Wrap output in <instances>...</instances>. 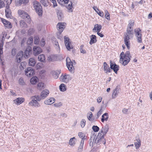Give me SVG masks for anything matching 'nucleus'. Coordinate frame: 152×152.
Here are the masks:
<instances>
[{
    "label": "nucleus",
    "mask_w": 152,
    "mask_h": 152,
    "mask_svg": "<svg viewBox=\"0 0 152 152\" xmlns=\"http://www.w3.org/2000/svg\"><path fill=\"white\" fill-rule=\"evenodd\" d=\"M134 22L133 20H130L129 21L127 28L126 32L125 34L124 37V43L128 49H129V45L130 44L129 41L130 37H132L134 35L132 27L134 25Z\"/></svg>",
    "instance_id": "1"
},
{
    "label": "nucleus",
    "mask_w": 152,
    "mask_h": 152,
    "mask_svg": "<svg viewBox=\"0 0 152 152\" xmlns=\"http://www.w3.org/2000/svg\"><path fill=\"white\" fill-rule=\"evenodd\" d=\"M120 59V62L124 66L127 65L130 61L132 56L129 51H127L125 53V56Z\"/></svg>",
    "instance_id": "2"
},
{
    "label": "nucleus",
    "mask_w": 152,
    "mask_h": 152,
    "mask_svg": "<svg viewBox=\"0 0 152 152\" xmlns=\"http://www.w3.org/2000/svg\"><path fill=\"white\" fill-rule=\"evenodd\" d=\"M34 8L37 13L39 16H41L42 14V7L41 4L36 1L33 2Z\"/></svg>",
    "instance_id": "3"
},
{
    "label": "nucleus",
    "mask_w": 152,
    "mask_h": 152,
    "mask_svg": "<svg viewBox=\"0 0 152 152\" xmlns=\"http://www.w3.org/2000/svg\"><path fill=\"white\" fill-rule=\"evenodd\" d=\"M58 2L61 5H63L64 4H66L69 3L68 5L66 6L67 9L69 10L70 12L72 11V0H57Z\"/></svg>",
    "instance_id": "4"
},
{
    "label": "nucleus",
    "mask_w": 152,
    "mask_h": 152,
    "mask_svg": "<svg viewBox=\"0 0 152 152\" xmlns=\"http://www.w3.org/2000/svg\"><path fill=\"white\" fill-rule=\"evenodd\" d=\"M66 66L69 71L72 72H74V68L73 66L74 65H75L76 64L74 60L71 61L69 58L67 57L66 60Z\"/></svg>",
    "instance_id": "5"
},
{
    "label": "nucleus",
    "mask_w": 152,
    "mask_h": 152,
    "mask_svg": "<svg viewBox=\"0 0 152 152\" xmlns=\"http://www.w3.org/2000/svg\"><path fill=\"white\" fill-rule=\"evenodd\" d=\"M106 141L104 137V135H102L100 132H99L95 140L94 143H102L104 144L106 143Z\"/></svg>",
    "instance_id": "6"
},
{
    "label": "nucleus",
    "mask_w": 152,
    "mask_h": 152,
    "mask_svg": "<svg viewBox=\"0 0 152 152\" xmlns=\"http://www.w3.org/2000/svg\"><path fill=\"white\" fill-rule=\"evenodd\" d=\"M141 31V30L139 28L134 29V34L137 41L138 43H139L142 42V34Z\"/></svg>",
    "instance_id": "7"
},
{
    "label": "nucleus",
    "mask_w": 152,
    "mask_h": 152,
    "mask_svg": "<svg viewBox=\"0 0 152 152\" xmlns=\"http://www.w3.org/2000/svg\"><path fill=\"white\" fill-rule=\"evenodd\" d=\"M60 81L63 82L67 83L72 78L70 75L67 74L62 75L59 78Z\"/></svg>",
    "instance_id": "8"
},
{
    "label": "nucleus",
    "mask_w": 152,
    "mask_h": 152,
    "mask_svg": "<svg viewBox=\"0 0 152 152\" xmlns=\"http://www.w3.org/2000/svg\"><path fill=\"white\" fill-rule=\"evenodd\" d=\"M110 68L111 69H113L116 73H117L119 69V66L116 64L115 63H113L111 61H110Z\"/></svg>",
    "instance_id": "9"
},
{
    "label": "nucleus",
    "mask_w": 152,
    "mask_h": 152,
    "mask_svg": "<svg viewBox=\"0 0 152 152\" xmlns=\"http://www.w3.org/2000/svg\"><path fill=\"white\" fill-rule=\"evenodd\" d=\"M25 73L28 77L32 76L34 74V70L31 67H28L25 70Z\"/></svg>",
    "instance_id": "10"
},
{
    "label": "nucleus",
    "mask_w": 152,
    "mask_h": 152,
    "mask_svg": "<svg viewBox=\"0 0 152 152\" xmlns=\"http://www.w3.org/2000/svg\"><path fill=\"white\" fill-rule=\"evenodd\" d=\"M64 38L65 46L67 50H69L72 48V46L70 45L71 42L69 41V39L68 37H64Z\"/></svg>",
    "instance_id": "11"
},
{
    "label": "nucleus",
    "mask_w": 152,
    "mask_h": 152,
    "mask_svg": "<svg viewBox=\"0 0 152 152\" xmlns=\"http://www.w3.org/2000/svg\"><path fill=\"white\" fill-rule=\"evenodd\" d=\"M64 24V23H59L57 25V28L59 34H61L65 27Z\"/></svg>",
    "instance_id": "12"
},
{
    "label": "nucleus",
    "mask_w": 152,
    "mask_h": 152,
    "mask_svg": "<svg viewBox=\"0 0 152 152\" xmlns=\"http://www.w3.org/2000/svg\"><path fill=\"white\" fill-rule=\"evenodd\" d=\"M5 15L7 18H11L12 17V12L10 9L9 6H6L5 10Z\"/></svg>",
    "instance_id": "13"
},
{
    "label": "nucleus",
    "mask_w": 152,
    "mask_h": 152,
    "mask_svg": "<svg viewBox=\"0 0 152 152\" xmlns=\"http://www.w3.org/2000/svg\"><path fill=\"white\" fill-rule=\"evenodd\" d=\"M120 90V88L119 86H117L114 90L112 95L113 99H115L118 95Z\"/></svg>",
    "instance_id": "14"
},
{
    "label": "nucleus",
    "mask_w": 152,
    "mask_h": 152,
    "mask_svg": "<svg viewBox=\"0 0 152 152\" xmlns=\"http://www.w3.org/2000/svg\"><path fill=\"white\" fill-rule=\"evenodd\" d=\"M34 54L35 56L37 55L42 52L41 48L38 46H34L33 48Z\"/></svg>",
    "instance_id": "15"
},
{
    "label": "nucleus",
    "mask_w": 152,
    "mask_h": 152,
    "mask_svg": "<svg viewBox=\"0 0 152 152\" xmlns=\"http://www.w3.org/2000/svg\"><path fill=\"white\" fill-rule=\"evenodd\" d=\"M31 101L29 103V105L31 106H34L35 107H38L40 106V104L38 102V101L34 99H31Z\"/></svg>",
    "instance_id": "16"
},
{
    "label": "nucleus",
    "mask_w": 152,
    "mask_h": 152,
    "mask_svg": "<svg viewBox=\"0 0 152 152\" xmlns=\"http://www.w3.org/2000/svg\"><path fill=\"white\" fill-rule=\"evenodd\" d=\"M1 20L2 21V23L7 28H12V25H11L10 22L6 20L5 19L3 18H1Z\"/></svg>",
    "instance_id": "17"
},
{
    "label": "nucleus",
    "mask_w": 152,
    "mask_h": 152,
    "mask_svg": "<svg viewBox=\"0 0 152 152\" xmlns=\"http://www.w3.org/2000/svg\"><path fill=\"white\" fill-rule=\"evenodd\" d=\"M134 145L136 149L139 148L141 146V141L138 137H136L134 140Z\"/></svg>",
    "instance_id": "18"
},
{
    "label": "nucleus",
    "mask_w": 152,
    "mask_h": 152,
    "mask_svg": "<svg viewBox=\"0 0 152 152\" xmlns=\"http://www.w3.org/2000/svg\"><path fill=\"white\" fill-rule=\"evenodd\" d=\"M49 91L48 90L45 89L41 93V98L42 99H44L47 97L49 94Z\"/></svg>",
    "instance_id": "19"
},
{
    "label": "nucleus",
    "mask_w": 152,
    "mask_h": 152,
    "mask_svg": "<svg viewBox=\"0 0 152 152\" xmlns=\"http://www.w3.org/2000/svg\"><path fill=\"white\" fill-rule=\"evenodd\" d=\"M102 28V26L100 24H96L94 26V28L93 29V31L94 32H100Z\"/></svg>",
    "instance_id": "20"
},
{
    "label": "nucleus",
    "mask_w": 152,
    "mask_h": 152,
    "mask_svg": "<svg viewBox=\"0 0 152 152\" xmlns=\"http://www.w3.org/2000/svg\"><path fill=\"white\" fill-rule=\"evenodd\" d=\"M109 128L108 125H106L104 126L103 127L99 132H100L101 134L102 133V135L104 136L108 131Z\"/></svg>",
    "instance_id": "21"
},
{
    "label": "nucleus",
    "mask_w": 152,
    "mask_h": 152,
    "mask_svg": "<svg viewBox=\"0 0 152 152\" xmlns=\"http://www.w3.org/2000/svg\"><path fill=\"white\" fill-rule=\"evenodd\" d=\"M104 68L106 73H107L108 72H110L112 71V70L110 69L109 66L105 62L104 63Z\"/></svg>",
    "instance_id": "22"
},
{
    "label": "nucleus",
    "mask_w": 152,
    "mask_h": 152,
    "mask_svg": "<svg viewBox=\"0 0 152 152\" xmlns=\"http://www.w3.org/2000/svg\"><path fill=\"white\" fill-rule=\"evenodd\" d=\"M90 40L89 42V44L90 45L95 43L97 41L96 36L95 35H91L90 37Z\"/></svg>",
    "instance_id": "23"
},
{
    "label": "nucleus",
    "mask_w": 152,
    "mask_h": 152,
    "mask_svg": "<svg viewBox=\"0 0 152 152\" xmlns=\"http://www.w3.org/2000/svg\"><path fill=\"white\" fill-rule=\"evenodd\" d=\"M93 9L100 16L103 17L104 15V13L102 12L101 11L97 8L96 6H94L93 7Z\"/></svg>",
    "instance_id": "24"
},
{
    "label": "nucleus",
    "mask_w": 152,
    "mask_h": 152,
    "mask_svg": "<svg viewBox=\"0 0 152 152\" xmlns=\"http://www.w3.org/2000/svg\"><path fill=\"white\" fill-rule=\"evenodd\" d=\"M55 99L54 98H51L48 100H45L44 103L45 104H51L55 102Z\"/></svg>",
    "instance_id": "25"
},
{
    "label": "nucleus",
    "mask_w": 152,
    "mask_h": 152,
    "mask_svg": "<svg viewBox=\"0 0 152 152\" xmlns=\"http://www.w3.org/2000/svg\"><path fill=\"white\" fill-rule=\"evenodd\" d=\"M60 73V72L59 71H52L51 72V74L52 75V76L55 79H57L59 76V75Z\"/></svg>",
    "instance_id": "26"
},
{
    "label": "nucleus",
    "mask_w": 152,
    "mask_h": 152,
    "mask_svg": "<svg viewBox=\"0 0 152 152\" xmlns=\"http://www.w3.org/2000/svg\"><path fill=\"white\" fill-rule=\"evenodd\" d=\"M21 17L23 18H26L28 19L27 22L28 23H30V22L31 21V19L30 18V16L29 15L27 14V13L26 12H24L23 13L21 16Z\"/></svg>",
    "instance_id": "27"
},
{
    "label": "nucleus",
    "mask_w": 152,
    "mask_h": 152,
    "mask_svg": "<svg viewBox=\"0 0 152 152\" xmlns=\"http://www.w3.org/2000/svg\"><path fill=\"white\" fill-rule=\"evenodd\" d=\"M31 51V47H28L26 50L25 51L24 54V56L25 58H27L29 55V52Z\"/></svg>",
    "instance_id": "28"
},
{
    "label": "nucleus",
    "mask_w": 152,
    "mask_h": 152,
    "mask_svg": "<svg viewBox=\"0 0 152 152\" xmlns=\"http://www.w3.org/2000/svg\"><path fill=\"white\" fill-rule=\"evenodd\" d=\"M108 115L107 113H105L102 115V118L101 119V121L102 122H104V121H106L108 120Z\"/></svg>",
    "instance_id": "29"
},
{
    "label": "nucleus",
    "mask_w": 152,
    "mask_h": 152,
    "mask_svg": "<svg viewBox=\"0 0 152 152\" xmlns=\"http://www.w3.org/2000/svg\"><path fill=\"white\" fill-rule=\"evenodd\" d=\"M23 99L22 98H17L14 101V103L17 104H21L23 102Z\"/></svg>",
    "instance_id": "30"
},
{
    "label": "nucleus",
    "mask_w": 152,
    "mask_h": 152,
    "mask_svg": "<svg viewBox=\"0 0 152 152\" xmlns=\"http://www.w3.org/2000/svg\"><path fill=\"white\" fill-rule=\"evenodd\" d=\"M28 0H19L18 2H16V5L17 6L20 5L22 4H26L28 3Z\"/></svg>",
    "instance_id": "31"
},
{
    "label": "nucleus",
    "mask_w": 152,
    "mask_h": 152,
    "mask_svg": "<svg viewBox=\"0 0 152 152\" xmlns=\"http://www.w3.org/2000/svg\"><path fill=\"white\" fill-rule=\"evenodd\" d=\"M36 63V62L34 58H31L29 60V65L30 66H33Z\"/></svg>",
    "instance_id": "32"
},
{
    "label": "nucleus",
    "mask_w": 152,
    "mask_h": 152,
    "mask_svg": "<svg viewBox=\"0 0 152 152\" xmlns=\"http://www.w3.org/2000/svg\"><path fill=\"white\" fill-rule=\"evenodd\" d=\"M45 87L44 86V84L42 82H39L37 84V88L40 90H41L44 88Z\"/></svg>",
    "instance_id": "33"
},
{
    "label": "nucleus",
    "mask_w": 152,
    "mask_h": 152,
    "mask_svg": "<svg viewBox=\"0 0 152 152\" xmlns=\"http://www.w3.org/2000/svg\"><path fill=\"white\" fill-rule=\"evenodd\" d=\"M40 2L44 7H47L49 5V2L48 0H40Z\"/></svg>",
    "instance_id": "34"
},
{
    "label": "nucleus",
    "mask_w": 152,
    "mask_h": 152,
    "mask_svg": "<svg viewBox=\"0 0 152 152\" xmlns=\"http://www.w3.org/2000/svg\"><path fill=\"white\" fill-rule=\"evenodd\" d=\"M38 78L36 76L33 77L30 80V82L32 84H35L37 83Z\"/></svg>",
    "instance_id": "35"
},
{
    "label": "nucleus",
    "mask_w": 152,
    "mask_h": 152,
    "mask_svg": "<svg viewBox=\"0 0 152 152\" xmlns=\"http://www.w3.org/2000/svg\"><path fill=\"white\" fill-rule=\"evenodd\" d=\"M59 88L60 91H64L66 90V86L64 84L62 83L59 86Z\"/></svg>",
    "instance_id": "36"
},
{
    "label": "nucleus",
    "mask_w": 152,
    "mask_h": 152,
    "mask_svg": "<svg viewBox=\"0 0 152 152\" xmlns=\"http://www.w3.org/2000/svg\"><path fill=\"white\" fill-rule=\"evenodd\" d=\"M57 14L59 20H61L63 18L62 13L61 11L60 10H58L57 12Z\"/></svg>",
    "instance_id": "37"
},
{
    "label": "nucleus",
    "mask_w": 152,
    "mask_h": 152,
    "mask_svg": "<svg viewBox=\"0 0 152 152\" xmlns=\"http://www.w3.org/2000/svg\"><path fill=\"white\" fill-rule=\"evenodd\" d=\"M20 24L21 27L27 28L28 27L27 24L23 20H21L20 21Z\"/></svg>",
    "instance_id": "38"
},
{
    "label": "nucleus",
    "mask_w": 152,
    "mask_h": 152,
    "mask_svg": "<svg viewBox=\"0 0 152 152\" xmlns=\"http://www.w3.org/2000/svg\"><path fill=\"white\" fill-rule=\"evenodd\" d=\"M38 58L39 61L41 62H44L45 61V56L43 54L40 55L39 56Z\"/></svg>",
    "instance_id": "39"
},
{
    "label": "nucleus",
    "mask_w": 152,
    "mask_h": 152,
    "mask_svg": "<svg viewBox=\"0 0 152 152\" xmlns=\"http://www.w3.org/2000/svg\"><path fill=\"white\" fill-rule=\"evenodd\" d=\"M34 99L37 101H40L41 99H42V98H41V95L40 96L39 95H35L34 96H32L31 97V99Z\"/></svg>",
    "instance_id": "40"
},
{
    "label": "nucleus",
    "mask_w": 152,
    "mask_h": 152,
    "mask_svg": "<svg viewBox=\"0 0 152 152\" xmlns=\"http://www.w3.org/2000/svg\"><path fill=\"white\" fill-rule=\"evenodd\" d=\"M75 140L76 139L75 137L71 138L69 140V144L71 145H74L75 144Z\"/></svg>",
    "instance_id": "41"
},
{
    "label": "nucleus",
    "mask_w": 152,
    "mask_h": 152,
    "mask_svg": "<svg viewBox=\"0 0 152 152\" xmlns=\"http://www.w3.org/2000/svg\"><path fill=\"white\" fill-rule=\"evenodd\" d=\"M103 107L102 106L100 110L98 112L96 115V118H98L99 116L102 114L103 111Z\"/></svg>",
    "instance_id": "42"
},
{
    "label": "nucleus",
    "mask_w": 152,
    "mask_h": 152,
    "mask_svg": "<svg viewBox=\"0 0 152 152\" xmlns=\"http://www.w3.org/2000/svg\"><path fill=\"white\" fill-rule=\"evenodd\" d=\"M26 63L25 62H22L20 63V68L21 70H23L26 67Z\"/></svg>",
    "instance_id": "43"
},
{
    "label": "nucleus",
    "mask_w": 152,
    "mask_h": 152,
    "mask_svg": "<svg viewBox=\"0 0 152 152\" xmlns=\"http://www.w3.org/2000/svg\"><path fill=\"white\" fill-rule=\"evenodd\" d=\"M34 43L35 44H38L39 42V37L36 36L34 37Z\"/></svg>",
    "instance_id": "44"
},
{
    "label": "nucleus",
    "mask_w": 152,
    "mask_h": 152,
    "mask_svg": "<svg viewBox=\"0 0 152 152\" xmlns=\"http://www.w3.org/2000/svg\"><path fill=\"white\" fill-rule=\"evenodd\" d=\"M105 18L107 20H110V15L107 10H105Z\"/></svg>",
    "instance_id": "45"
},
{
    "label": "nucleus",
    "mask_w": 152,
    "mask_h": 152,
    "mask_svg": "<svg viewBox=\"0 0 152 152\" xmlns=\"http://www.w3.org/2000/svg\"><path fill=\"white\" fill-rule=\"evenodd\" d=\"M3 46V43L2 42L0 44V62L1 61V55L2 53V49Z\"/></svg>",
    "instance_id": "46"
},
{
    "label": "nucleus",
    "mask_w": 152,
    "mask_h": 152,
    "mask_svg": "<svg viewBox=\"0 0 152 152\" xmlns=\"http://www.w3.org/2000/svg\"><path fill=\"white\" fill-rule=\"evenodd\" d=\"M92 129L95 132H98L99 129V128L97 126H93L92 127Z\"/></svg>",
    "instance_id": "47"
},
{
    "label": "nucleus",
    "mask_w": 152,
    "mask_h": 152,
    "mask_svg": "<svg viewBox=\"0 0 152 152\" xmlns=\"http://www.w3.org/2000/svg\"><path fill=\"white\" fill-rule=\"evenodd\" d=\"M92 137H91L89 140L90 145V146H93V143L94 142H95L94 138V139H92Z\"/></svg>",
    "instance_id": "48"
},
{
    "label": "nucleus",
    "mask_w": 152,
    "mask_h": 152,
    "mask_svg": "<svg viewBox=\"0 0 152 152\" xmlns=\"http://www.w3.org/2000/svg\"><path fill=\"white\" fill-rule=\"evenodd\" d=\"M19 83L20 85H23L25 84V82L23 79L22 78H20L18 80Z\"/></svg>",
    "instance_id": "49"
},
{
    "label": "nucleus",
    "mask_w": 152,
    "mask_h": 152,
    "mask_svg": "<svg viewBox=\"0 0 152 152\" xmlns=\"http://www.w3.org/2000/svg\"><path fill=\"white\" fill-rule=\"evenodd\" d=\"M84 140L83 139H82L80 144V145L78 148H79L83 149V144L84 143Z\"/></svg>",
    "instance_id": "50"
},
{
    "label": "nucleus",
    "mask_w": 152,
    "mask_h": 152,
    "mask_svg": "<svg viewBox=\"0 0 152 152\" xmlns=\"http://www.w3.org/2000/svg\"><path fill=\"white\" fill-rule=\"evenodd\" d=\"M54 42H53V43L55 44L56 48L57 49L59 50L60 48L58 42L56 40Z\"/></svg>",
    "instance_id": "51"
},
{
    "label": "nucleus",
    "mask_w": 152,
    "mask_h": 152,
    "mask_svg": "<svg viewBox=\"0 0 152 152\" xmlns=\"http://www.w3.org/2000/svg\"><path fill=\"white\" fill-rule=\"evenodd\" d=\"M33 38L32 37H30L29 38L27 41V43L28 45H30L31 43L33 42Z\"/></svg>",
    "instance_id": "52"
},
{
    "label": "nucleus",
    "mask_w": 152,
    "mask_h": 152,
    "mask_svg": "<svg viewBox=\"0 0 152 152\" xmlns=\"http://www.w3.org/2000/svg\"><path fill=\"white\" fill-rule=\"evenodd\" d=\"M84 45H81L80 47V51L81 53L84 54L86 53V51L83 49Z\"/></svg>",
    "instance_id": "53"
},
{
    "label": "nucleus",
    "mask_w": 152,
    "mask_h": 152,
    "mask_svg": "<svg viewBox=\"0 0 152 152\" xmlns=\"http://www.w3.org/2000/svg\"><path fill=\"white\" fill-rule=\"evenodd\" d=\"M86 121L84 119H83L81 122V126L82 128L84 127L86 124Z\"/></svg>",
    "instance_id": "54"
},
{
    "label": "nucleus",
    "mask_w": 152,
    "mask_h": 152,
    "mask_svg": "<svg viewBox=\"0 0 152 152\" xmlns=\"http://www.w3.org/2000/svg\"><path fill=\"white\" fill-rule=\"evenodd\" d=\"M92 116V113L91 112H89L87 114V117L89 121H91V118Z\"/></svg>",
    "instance_id": "55"
},
{
    "label": "nucleus",
    "mask_w": 152,
    "mask_h": 152,
    "mask_svg": "<svg viewBox=\"0 0 152 152\" xmlns=\"http://www.w3.org/2000/svg\"><path fill=\"white\" fill-rule=\"evenodd\" d=\"M60 115L62 117L66 118L67 117V114L64 112H63L60 114Z\"/></svg>",
    "instance_id": "56"
},
{
    "label": "nucleus",
    "mask_w": 152,
    "mask_h": 152,
    "mask_svg": "<svg viewBox=\"0 0 152 152\" xmlns=\"http://www.w3.org/2000/svg\"><path fill=\"white\" fill-rule=\"evenodd\" d=\"M78 135L80 137L82 138V139H83V138L84 137V134L82 132H79L78 133Z\"/></svg>",
    "instance_id": "57"
},
{
    "label": "nucleus",
    "mask_w": 152,
    "mask_h": 152,
    "mask_svg": "<svg viewBox=\"0 0 152 152\" xmlns=\"http://www.w3.org/2000/svg\"><path fill=\"white\" fill-rule=\"evenodd\" d=\"M45 44V40L43 38H42L40 41V45L42 46H43Z\"/></svg>",
    "instance_id": "58"
},
{
    "label": "nucleus",
    "mask_w": 152,
    "mask_h": 152,
    "mask_svg": "<svg viewBox=\"0 0 152 152\" xmlns=\"http://www.w3.org/2000/svg\"><path fill=\"white\" fill-rule=\"evenodd\" d=\"M4 7V2L2 0H0V9Z\"/></svg>",
    "instance_id": "59"
},
{
    "label": "nucleus",
    "mask_w": 152,
    "mask_h": 152,
    "mask_svg": "<svg viewBox=\"0 0 152 152\" xmlns=\"http://www.w3.org/2000/svg\"><path fill=\"white\" fill-rule=\"evenodd\" d=\"M53 4V7H54L57 6V4L56 0H50Z\"/></svg>",
    "instance_id": "60"
},
{
    "label": "nucleus",
    "mask_w": 152,
    "mask_h": 152,
    "mask_svg": "<svg viewBox=\"0 0 152 152\" xmlns=\"http://www.w3.org/2000/svg\"><path fill=\"white\" fill-rule=\"evenodd\" d=\"M61 34H59V31H58V32L56 33V35L58 38L60 39H63L61 35Z\"/></svg>",
    "instance_id": "61"
},
{
    "label": "nucleus",
    "mask_w": 152,
    "mask_h": 152,
    "mask_svg": "<svg viewBox=\"0 0 152 152\" xmlns=\"http://www.w3.org/2000/svg\"><path fill=\"white\" fill-rule=\"evenodd\" d=\"M17 55H18L20 57H23L24 56L23 53L22 51H20L17 54Z\"/></svg>",
    "instance_id": "62"
},
{
    "label": "nucleus",
    "mask_w": 152,
    "mask_h": 152,
    "mask_svg": "<svg viewBox=\"0 0 152 152\" xmlns=\"http://www.w3.org/2000/svg\"><path fill=\"white\" fill-rule=\"evenodd\" d=\"M12 0H5V1L7 3V6H9L10 4L11 3Z\"/></svg>",
    "instance_id": "63"
},
{
    "label": "nucleus",
    "mask_w": 152,
    "mask_h": 152,
    "mask_svg": "<svg viewBox=\"0 0 152 152\" xmlns=\"http://www.w3.org/2000/svg\"><path fill=\"white\" fill-rule=\"evenodd\" d=\"M23 57H21V56L20 57L18 55H17V58L18 60L17 61L18 63L20 62L21 61V58Z\"/></svg>",
    "instance_id": "64"
}]
</instances>
